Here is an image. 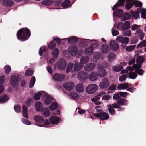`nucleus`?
<instances>
[{"label":"nucleus","instance_id":"nucleus-1","mask_svg":"<svg viewBox=\"0 0 146 146\" xmlns=\"http://www.w3.org/2000/svg\"><path fill=\"white\" fill-rule=\"evenodd\" d=\"M31 33L29 29L27 28H21L17 32V38L21 41H24L28 40L31 36Z\"/></svg>","mask_w":146,"mask_h":146},{"label":"nucleus","instance_id":"nucleus-2","mask_svg":"<svg viewBox=\"0 0 146 146\" xmlns=\"http://www.w3.org/2000/svg\"><path fill=\"white\" fill-rule=\"evenodd\" d=\"M42 104L40 101L35 102V107L37 111L42 112V114L45 118H47L49 116L50 114V110L48 108H44L42 107Z\"/></svg>","mask_w":146,"mask_h":146},{"label":"nucleus","instance_id":"nucleus-3","mask_svg":"<svg viewBox=\"0 0 146 146\" xmlns=\"http://www.w3.org/2000/svg\"><path fill=\"white\" fill-rule=\"evenodd\" d=\"M21 80V78H20L19 76H16L15 75H13L10 77V84L14 88L15 91H18L19 89L18 82Z\"/></svg>","mask_w":146,"mask_h":146},{"label":"nucleus","instance_id":"nucleus-4","mask_svg":"<svg viewBox=\"0 0 146 146\" xmlns=\"http://www.w3.org/2000/svg\"><path fill=\"white\" fill-rule=\"evenodd\" d=\"M98 87L95 84H90L87 86L86 89V91L89 94H92L95 93Z\"/></svg>","mask_w":146,"mask_h":146},{"label":"nucleus","instance_id":"nucleus-5","mask_svg":"<svg viewBox=\"0 0 146 146\" xmlns=\"http://www.w3.org/2000/svg\"><path fill=\"white\" fill-rule=\"evenodd\" d=\"M130 27V22L125 21L124 23L122 22L118 23L117 25V29L119 30H125L129 28Z\"/></svg>","mask_w":146,"mask_h":146},{"label":"nucleus","instance_id":"nucleus-6","mask_svg":"<svg viewBox=\"0 0 146 146\" xmlns=\"http://www.w3.org/2000/svg\"><path fill=\"white\" fill-rule=\"evenodd\" d=\"M93 115L95 117L100 118V119L102 120H106L110 118L109 115L104 111L100 113H94Z\"/></svg>","mask_w":146,"mask_h":146},{"label":"nucleus","instance_id":"nucleus-7","mask_svg":"<svg viewBox=\"0 0 146 146\" xmlns=\"http://www.w3.org/2000/svg\"><path fill=\"white\" fill-rule=\"evenodd\" d=\"M65 78V75L63 74L56 73L52 76L53 80L56 81L61 82Z\"/></svg>","mask_w":146,"mask_h":146},{"label":"nucleus","instance_id":"nucleus-8","mask_svg":"<svg viewBox=\"0 0 146 146\" xmlns=\"http://www.w3.org/2000/svg\"><path fill=\"white\" fill-rule=\"evenodd\" d=\"M98 65L97 73L98 76L100 77H103L106 75L107 74V71L106 70L104 69V67L103 66H100V64Z\"/></svg>","mask_w":146,"mask_h":146},{"label":"nucleus","instance_id":"nucleus-9","mask_svg":"<svg viewBox=\"0 0 146 146\" xmlns=\"http://www.w3.org/2000/svg\"><path fill=\"white\" fill-rule=\"evenodd\" d=\"M78 79L80 81H83L88 78V74L86 72L80 71L77 74Z\"/></svg>","mask_w":146,"mask_h":146},{"label":"nucleus","instance_id":"nucleus-10","mask_svg":"<svg viewBox=\"0 0 146 146\" xmlns=\"http://www.w3.org/2000/svg\"><path fill=\"white\" fill-rule=\"evenodd\" d=\"M41 98L44 101V103L46 105H49L52 102V99H53L55 100V99L53 98L49 95H43L42 97Z\"/></svg>","mask_w":146,"mask_h":146},{"label":"nucleus","instance_id":"nucleus-11","mask_svg":"<svg viewBox=\"0 0 146 146\" xmlns=\"http://www.w3.org/2000/svg\"><path fill=\"white\" fill-rule=\"evenodd\" d=\"M116 40L119 42L121 43L122 44H127L129 41V39L128 38L125 37L123 38V36L121 35L118 36L117 37Z\"/></svg>","mask_w":146,"mask_h":146},{"label":"nucleus","instance_id":"nucleus-12","mask_svg":"<svg viewBox=\"0 0 146 146\" xmlns=\"http://www.w3.org/2000/svg\"><path fill=\"white\" fill-rule=\"evenodd\" d=\"M109 85V82L108 79L106 78H104L102 79L99 85V86L101 89L105 88L107 87Z\"/></svg>","mask_w":146,"mask_h":146},{"label":"nucleus","instance_id":"nucleus-13","mask_svg":"<svg viewBox=\"0 0 146 146\" xmlns=\"http://www.w3.org/2000/svg\"><path fill=\"white\" fill-rule=\"evenodd\" d=\"M63 86L66 90L70 91L74 89V85L73 82H68L64 84Z\"/></svg>","mask_w":146,"mask_h":146},{"label":"nucleus","instance_id":"nucleus-14","mask_svg":"<svg viewBox=\"0 0 146 146\" xmlns=\"http://www.w3.org/2000/svg\"><path fill=\"white\" fill-rule=\"evenodd\" d=\"M109 45L111 49L114 51H115L119 48V46L117 42L115 40L110 41Z\"/></svg>","mask_w":146,"mask_h":146},{"label":"nucleus","instance_id":"nucleus-15","mask_svg":"<svg viewBox=\"0 0 146 146\" xmlns=\"http://www.w3.org/2000/svg\"><path fill=\"white\" fill-rule=\"evenodd\" d=\"M49 120L51 123L52 124L57 125L60 121L61 119L57 116H53L50 117Z\"/></svg>","mask_w":146,"mask_h":146},{"label":"nucleus","instance_id":"nucleus-16","mask_svg":"<svg viewBox=\"0 0 146 146\" xmlns=\"http://www.w3.org/2000/svg\"><path fill=\"white\" fill-rule=\"evenodd\" d=\"M135 34V36L140 40H142L143 39L145 36V33L142 30L139 29L138 30L136 31Z\"/></svg>","mask_w":146,"mask_h":146},{"label":"nucleus","instance_id":"nucleus-17","mask_svg":"<svg viewBox=\"0 0 146 146\" xmlns=\"http://www.w3.org/2000/svg\"><path fill=\"white\" fill-rule=\"evenodd\" d=\"M98 76L97 73H96L94 71L92 72L89 74L88 78L91 81H94L97 80Z\"/></svg>","mask_w":146,"mask_h":146},{"label":"nucleus","instance_id":"nucleus-18","mask_svg":"<svg viewBox=\"0 0 146 146\" xmlns=\"http://www.w3.org/2000/svg\"><path fill=\"white\" fill-rule=\"evenodd\" d=\"M78 50V48L76 46H71L69 48V51L72 55H75L77 53Z\"/></svg>","mask_w":146,"mask_h":146},{"label":"nucleus","instance_id":"nucleus-19","mask_svg":"<svg viewBox=\"0 0 146 146\" xmlns=\"http://www.w3.org/2000/svg\"><path fill=\"white\" fill-rule=\"evenodd\" d=\"M125 0H118L117 3L113 7L112 10H115L117 7L120 6H124Z\"/></svg>","mask_w":146,"mask_h":146},{"label":"nucleus","instance_id":"nucleus-20","mask_svg":"<svg viewBox=\"0 0 146 146\" xmlns=\"http://www.w3.org/2000/svg\"><path fill=\"white\" fill-rule=\"evenodd\" d=\"M102 51L103 54H106L109 53L111 49L110 47L107 45L103 44L102 46Z\"/></svg>","mask_w":146,"mask_h":146},{"label":"nucleus","instance_id":"nucleus-21","mask_svg":"<svg viewBox=\"0 0 146 146\" xmlns=\"http://www.w3.org/2000/svg\"><path fill=\"white\" fill-rule=\"evenodd\" d=\"M79 38L75 36H73L68 38V43L70 44H73L76 43L78 40Z\"/></svg>","mask_w":146,"mask_h":146},{"label":"nucleus","instance_id":"nucleus-22","mask_svg":"<svg viewBox=\"0 0 146 146\" xmlns=\"http://www.w3.org/2000/svg\"><path fill=\"white\" fill-rule=\"evenodd\" d=\"M129 87V84L128 83H121L117 87L118 89L120 90L126 89Z\"/></svg>","mask_w":146,"mask_h":146},{"label":"nucleus","instance_id":"nucleus-23","mask_svg":"<svg viewBox=\"0 0 146 146\" xmlns=\"http://www.w3.org/2000/svg\"><path fill=\"white\" fill-rule=\"evenodd\" d=\"M115 11L113 12V15L118 17H121L123 15V11L119 9H118L115 10Z\"/></svg>","mask_w":146,"mask_h":146},{"label":"nucleus","instance_id":"nucleus-24","mask_svg":"<svg viewBox=\"0 0 146 146\" xmlns=\"http://www.w3.org/2000/svg\"><path fill=\"white\" fill-rule=\"evenodd\" d=\"M142 65H137L135 72L139 75L142 76L144 72V71L141 68Z\"/></svg>","mask_w":146,"mask_h":146},{"label":"nucleus","instance_id":"nucleus-25","mask_svg":"<svg viewBox=\"0 0 146 146\" xmlns=\"http://www.w3.org/2000/svg\"><path fill=\"white\" fill-rule=\"evenodd\" d=\"M59 105L56 102H53L49 106V108L51 111H52L57 109Z\"/></svg>","mask_w":146,"mask_h":146},{"label":"nucleus","instance_id":"nucleus-26","mask_svg":"<svg viewBox=\"0 0 146 146\" xmlns=\"http://www.w3.org/2000/svg\"><path fill=\"white\" fill-rule=\"evenodd\" d=\"M34 120L35 122L39 123H43L44 121V119L43 117L40 115H35L34 117Z\"/></svg>","mask_w":146,"mask_h":146},{"label":"nucleus","instance_id":"nucleus-27","mask_svg":"<svg viewBox=\"0 0 146 146\" xmlns=\"http://www.w3.org/2000/svg\"><path fill=\"white\" fill-rule=\"evenodd\" d=\"M117 102L121 106L127 105L128 104L127 100L124 98H120L117 101Z\"/></svg>","mask_w":146,"mask_h":146},{"label":"nucleus","instance_id":"nucleus-28","mask_svg":"<svg viewBox=\"0 0 146 146\" xmlns=\"http://www.w3.org/2000/svg\"><path fill=\"white\" fill-rule=\"evenodd\" d=\"M96 66V64H86L84 67L85 70L90 71L93 70Z\"/></svg>","mask_w":146,"mask_h":146},{"label":"nucleus","instance_id":"nucleus-29","mask_svg":"<svg viewBox=\"0 0 146 146\" xmlns=\"http://www.w3.org/2000/svg\"><path fill=\"white\" fill-rule=\"evenodd\" d=\"M75 89L77 92L81 93L84 91V88L83 85L81 83H79L76 86Z\"/></svg>","mask_w":146,"mask_h":146},{"label":"nucleus","instance_id":"nucleus-30","mask_svg":"<svg viewBox=\"0 0 146 146\" xmlns=\"http://www.w3.org/2000/svg\"><path fill=\"white\" fill-rule=\"evenodd\" d=\"M133 0H126L127 3L125 5V7L126 9H130L133 6Z\"/></svg>","mask_w":146,"mask_h":146},{"label":"nucleus","instance_id":"nucleus-31","mask_svg":"<svg viewBox=\"0 0 146 146\" xmlns=\"http://www.w3.org/2000/svg\"><path fill=\"white\" fill-rule=\"evenodd\" d=\"M67 64H54V70H56L58 68L60 70H64Z\"/></svg>","mask_w":146,"mask_h":146},{"label":"nucleus","instance_id":"nucleus-32","mask_svg":"<svg viewBox=\"0 0 146 146\" xmlns=\"http://www.w3.org/2000/svg\"><path fill=\"white\" fill-rule=\"evenodd\" d=\"M14 3L11 0H3V5L7 7L12 6Z\"/></svg>","mask_w":146,"mask_h":146},{"label":"nucleus","instance_id":"nucleus-33","mask_svg":"<svg viewBox=\"0 0 146 146\" xmlns=\"http://www.w3.org/2000/svg\"><path fill=\"white\" fill-rule=\"evenodd\" d=\"M9 97L6 94H4L1 96V103H3L7 102Z\"/></svg>","mask_w":146,"mask_h":146},{"label":"nucleus","instance_id":"nucleus-34","mask_svg":"<svg viewBox=\"0 0 146 146\" xmlns=\"http://www.w3.org/2000/svg\"><path fill=\"white\" fill-rule=\"evenodd\" d=\"M70 4L69 0H65L61 3V6L63 8H66L70 6Z\"/></svg>","mask_w":146,"mask_h":146},{"label":"nucleus","instance_id":"nucleus-35","mask_svg":"<svg viewBox=\"0 0 146 146\" xmlns=\"http://www.w3.org/2000/svg\"><path fill=\"white\" fill-rule=\"evenodd\" d=\"M69 95L72 98L76 100L79 98V96L76 92H71Z\"/></svg>","mask_w":146,"mask_h":146},{"label":"nucleus","instance_id":"nucleus-36","mask_svg":"<svg viewBox=\"0 0 146 146\" xmlns=\"http://www.w3.org/2000/svg\"><path fill=\"white\" fill-rule=\"evenodd\" d=\"M84 51L86 54L90 55L93 52V48L91 47H87L85 49Z\"/></svg>","mask_w":146,"mask_h":146},{"label":"nucleus","instance_id":"nucleus-37","mask_svg":"<svg viewBox=\"0 0 146 146\" xmlns=\"http://www.w3.org/2000/svg\"><path fill=\"white\" fill-rule=\"evenodd\" d=\"M123 65L119 66H115L113 67V69L114 71L116 72H119L123 69V66H125L127 64H122Z\"/></svg>","mask_w":146,"mask_h":146},{"label":"nucleus","instance_id":"nucleus-38","mask_svg":"<svg viewBox=\"0 0 146 146\" xmlns=\"http://www.w3.org/2000/svg\"><path fill=\"white\" fill-rule=\"evenodd\" d=\"M89 60V57L87 56L82 57L80 59L81 63L80 64H86Z\"/></svg>","mask_w":146,"mask_h":146},{"label":"nucleus","instance_id":"nucleus-39","mask_svg":"<svg viewBox=\"0 0 146 146\" xmlns=\"http://www.w3.org/2000/svg\"><path fill=\"white\" fill-rule=\"evenodd\" d=\"M42 95L41 93L39 91L35 94L33 96V98L35 100L37 101L39 100Z\"/></svg>","mask_w":146,"mask_h":146},{"label":"nucleus","instance_id":"nucleus-40","mask_svg":"<svg viewBox=\"0 0 146 146\" xmlns=\"http://www.w3.org/2000/svg\"><path fill=\"white\" fill-rule=\"evenodd\" d=\"M47 50L46 46H43L41 47L39 49V54L40 56H42L43 55V52H45Z\"/></svg>","mask_w":146,"mask_h":146},{"label":"nucleus","instance_id":"nucleus-41","mask_svg":"<svg viewBox=\"0 0 146 146\" xmlns=\"http://www.w3.org/2000/svg\"><path fill=\"white\" fill-rule=\"evenodd\" d=\"M35 81L36 78L34 76H32L31 78L29 85L30 88H31L34 86Z\"/></svg>","mask_w":146,"mask_h":146},{"label":"nucleus","instance_id":"nucleus-42","mask_svg":"<svg viewBox=\"0 0 146 146\" xmlns=\"http://www.w3.org/2000/svg\"><path fill=\"white\" fill-rule=\"evenodd\" d=\"M92 40L90 39L83 40L81 42V43L85 46H87L92 42Z\"/></svg>","mask_w":146,"mask_h":146},{"label":"nucleus","instance_id":"nucleus-43","mask_svg":"<svg viewBox=\"0 0 146 146\" xmlns=\"http://www.w3.org/2000/svg\"><path fill=\"white\" fill-rule=\"evenodd\" d=\"M131 17V16L129 13H125L122 17L121 20L122 21H124L129 19Z\"/></svg>","mask_w":146,"mask_h":146},{"label":"nucleus","instance_id":"nucleus-44","mask_svg":"<svg viewBox=\"0 0 146 146\" xmlns=\"http://www.w3.org/2000/svg\"><path fill=\"white\" fill-rule=\"evenodd\" d=\"M74 70L76 71H78L81 70L83 67V64H74Z\"/></svg>","mask_w":146,"mask_h":146},{"label":"nucleus","instance_id":"nucleus-45","mask_svg":"<svg viewBox=\"0 0 146 146\" xmlns=\"http://www.w3.org/2000/svg\"><path fill=\"white\" fill-rule=\"evenodd\" d=\"M53 3L52 0H44L42 2V3L46 6H49Z\"/></svg>","mask_w":146,"mask_h":146},{"label":"nucleus","instance_id":"nucleus-46","mask_svg":"<svg viewBox=\"0 0 146 146\" xmlns=\"http://www.w3.org/2000/svg\"><path fill=\"white\" fill-rule=\"evenodd\" d=\"M59 50L57 48L54 49L52 52L53 57L54 58H56L59 54Z\"/></svg>","mask_w":146,"mask_h":146},{"label":"nucleus","instance_id":"nucleus-47","mask_svg":"<svg viewBox=\"0 0 146 146\" xmlns=\"http://www.w3.org/2000/svg\"><path fill=\"white\" fill-rule=\"evenodd\" d=\"M135 72H130L128 74V76L129 78L131 79H135L137 76Z\"/></svg>","mask_w":146,"mask_h":146},{"label":"nucleus","instance_id":"nucleus-48","mask_svg":"<svg viewBox=\"0 0 146 146\" xmlns=\"http://www.w3.org/2000/svg\"><path fill=\"white\" fill-rule=\"evenodd\" d=\"M129 65H132V64H129ZM132 66H128L127 68V69L128 71H132L135 69H136L137 65H142V64H133Z\"/></svg>","mask_w":146,"mask_h":146},{"label":"nucleus","instance_id":"nucleus-49","mask_svg":"<svg viewBox=\"0 0 146 146\" xmlns=\"http://www.w3.org/2000/svg\"><path fill=\"white\" fill-rule=\"evenodd\" d=\"M127 76L128 75L127 74L122 75L119 78V81L120 82L125 81Z\"/></svg>","mask_w":146,"mask_h":146},{"label":"nucleus","instance_id":"nucleus-50","mask_svg":"<svg viewBox=\"0 0 146 146\" xmlns=\"http://www.w3.org/2000/svg\"><path fill=\"white\" fill-rule=\"evenodd\" d=\"M133 5L136 7H141L142 6V3L139 1L135 0L133 1Z\"/></svg>","mask_w":146,"mask_h":146},{"label":"nucleus","instance_id":"nucleus-51","mask_svg":"<svg viewBox=\"0 0 146 146\" xmlns=\"http://www.w3.org/2000/svg\"><path fill=\"white\" fill-rule=\"evenodd\" d=\"M15 111L17 113H20L21 111V106L19 104L15 105L14 107Z\"/></svg>","mask_w":146,"mask_h":146},{"label":"nucleus","instance_id":"nucleus-52","mask_svg":"<svg viewBox=\"0 0 146 146\" xmlns=\"http://www.w3.org/2000/svg\"><path fill=\"white\" fill-rule=\"evenodd\" d=\"M34 74V71L32 70H29L26 71L25 74V75L26 77L32 76Z\"/></svg>","mask_w":146,"mask_h":146},{"label":"nucleus","instance_id":"nucleus-53","mask_svg":"<svg viewBox=\"0 0 146 146\" xmlns=\"http://www.w3.org/2000/svg\"><path fill=\"white\" fill-rule=\"evenodd\" d=\"M141 25L136 24H134L131 26V29L132 31L138 30L141 27Z\"/></svg>","mask_w":146,"mask_h":146},{"label":"nucleus","instance_id":"nucleus-54","mask_svg":"<svg viewBox=\"0 0 146 146\" xmlns=\"http://www.w3.org/2000/svg\"><path fill=\"white\" fill-rule=\"evenodd\" d=\"M146 46V41L143 40L137 46V48H139Z\"/></svg>","mask_w":146,"mask_h":146},{"label":"nucleus","instance_id":"nucleus-55","mask_svg":"<svg viewBox=\"0 0 146 146\" xmlns=\"http://www.w3.org/2000/svg\"><path fill=\"white\" fill-rule=\"evenodd\" d=\"M144 60V57L143 56H138L136 59V61L137 63H142Z\"/></svg>","mask_w":146,"mask_h":146},{"label":"nucleus","instance_id":"nucleus-56","mask_svg":"<svg viewBox=\"0 0 146 146\" xmlns=\"http://www.w3.org/2000/svg\"><path fill=\"white\" fill-rule=\"evenodd\" d=\"M115 57V55L113 53H111L108 56V57L109 58V61L111 62L113 60Z\"/></svg>","mask_w":146,"mask_h":146},{"label":"nucleus","instance_id":"nucleus-57","mask_svg":"<svg viewBox=\"0 0 146 146\" xmlns=\"http://www.w3.org/2000/svg\"><path fill=\"white\" fill-rule=\"evenodd\" d=\"M4 70L6 74H8L11 71L10 66L7 64L4 67Z\"/></svg>","mask_w":146,"mask_h":146},{"label":"nucleus","instance_id":"nucleus-58","mask_svg":"<svg viewBox=\"0 0 146 146\" xmlns=\"http://www.w3.org/2000/svg\"><path fill=\"white\" fill-rule=\"evenodd\" d=\"M118 92L119 93L120 95L119 96H120V98L121 97L126 98L127 95H129V93L126 92L118 91Z\"/></svg>","mask_w":146,"mask_h":146},{"label":"nucleus","instance_id":"nucleus-59","mask_svg":"<svg viewBox=\"0 0 146 146\" xmlns=\"http://www.w3.org/2000/svg\"><path fill=\"white\" fill-rule=\"evenodd\" d=\"M56 46L55 42L53 40L49 45L48 48L50 49H53Z\"/></svg>","mask_w":146,"mask_h":146},{"label":"nucleus","instance_id":"nucleus-60","mask_svg":"<svg viewBox=\"0 0 146 146\" xmlns=\"http://www.w3.org/2000/svg\"><path fill=\"white\" fill-rule=\"evenodd\" d=\"M138 38L135 36L133 37L131 40L130 43L131 44H136L138 41Z\"/></svg>","mask_w":146,"mask_h":146},{"label":"nucleus","instance_id":"nucleus-61","mask_svg":"<svg viewBox=\"0 0 146 146\" xmlns=\"http://www.w3.org/2000/svg\"><path fill=\"white\" fill-rule=\"evenodd\" d=\"M141 17L144 19H146V9H142Z\"/></svg>","mask_w":146,"mask_h":146},{"label":"nucleus","instance_id":"nucleus-62","mask_svg":"<svg viewBox=\"0 0 146 146\" xmlns=\"http://www.w3.org/2000/svg\"><path fill=\"white\" fill-rule=\"evenodd\" d=\"M124 31L122 33L123 35L127 36H129L131 35V32L130 30Z\"/></svg>","mask_w":146,"mask_h":146},{"label":"nucleus","instance_id":"nucleus-63","mask_svg":"<svg viewBox=\"0 0 146 146\" xmlns=\"http://www.w3.org/2000/svg\"><path fill=\"white\" fill-rule=\"evenodd\" d=\"M136 46L135 45H131L129 46H127L126 48V50L127 51H131L134 49Z\"/></svg>","mask_w":146,"mask_h":146},{"label":"nucleus","instance_id":"nucleus-64","mask_svg":"<svg viewBox=\"0 0 146 146\" xmlns=\"http://www.w3.org/2000/svg\"><path fill=\"white\" fill-rule=\"evenodd\" d=\"M107 110H108L110 113L112 115H114L116 114L115 111L114 109L109 108L107 109Z\"/></svg>","mask_w":146,"mask_h":146}]
</instances>
